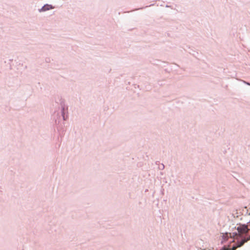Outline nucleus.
Listing matches in <instances>:
<instances>
[{
    "mask_svg": "<svg viewBox=\"0 0 250 250\" xmlns=\"http://www.w3.org/2000/svg\"><path fill=\"white\" fill-rule=\"evenodd\" d=\"M52 7L50 5H44L42 9L43 11H45V10H49L50 9H52Z\"/></svg>",
    "mask_w": 250,
    "mask_h": 250,
    "instance_id": "f257e3e1",
    "label": "nucleus"
},
{
    "mask_svg": "<svg viewBox=\"0 0 250 250\" xmlns=\"http://www.w3.org/2000/svg\"><path fill=\"white\" fill-rule=\"evenodd\" d=\"M247 84H248V85H250V83H247Z\"/></svg>",
    "mask_w": 250,
    "mask_h": 250,
    "instance_id": "f03ea898",
    "label": "nucleus"
}]
</instances>
